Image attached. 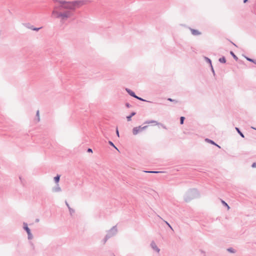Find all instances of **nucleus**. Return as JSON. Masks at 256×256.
I'll return each instance as SVG.
<instances>
[{
    "label": "nucleus",
    "mask_w": 256,
    "mask_h": 256,
    "mask_svg": "<svg viewBox=\"0 0 256 256\" xmlns=\"http://www.w3.org/2000/svg\"><path fill=\"white\" fill-rule=\"evenodd\" d=\"M60 5L54 6L52 12V16L57 18H60V22H64L68 18H71L74 14L76 8L82 3L80 1L66 2L59 1Z\"/></svg>",
    "instance_id": "obj_1"
},
{
    "label": "nucleus",
    "mask_w": 256,
    "mask_h": 256,
    "mask_svg": "<svg viewBox=\"0 0 256 256\" xmlns=\"http://www.w3.org/2000/svg\"><path fill=\"white\" fill-rule=\"evenodd\" d=\"M198 191L196 189H190L186 194L184 199L186 202H188L192 200L198 198Z\"/></svg>",
    "instance_id": "obj_2"
},
{
    "label": "nucleus",
    "mask_w": 256,
    "mask_h": 256,
    "mask_svg": "<svg viewBox=\"0 0 256 256\" xmlns=\"http://www.w3.org/2000/svg\"><path fill=\"white\" fill-rule=\"evenodd\" d=\"M147 127H148L147 126H139L134 127L132 129V134L134 135H136L139 132L146 130Z\"/></svg>",
    "instance_id": "obj_3"
},
{
    "label": "nucleus",
    "mask_w": 256,
    "mask_h": 256,
    "mask_svg": "<svg viewBox=\"0 0 256 256\" xmlns=\"http://www.w3.org/2000/svg\"><path fill=\"white\" fill-rule=\"evenodd\" d=\"M24 229L26 232L28 234V240H32L33 238V236L31 233L30 230L28 226L26 223H24Z\"/></svg>",
    "instance_id": "obj_4"
},
{
    "label": "nucleus",
    "mask_w": 256,
    "mask_h": 256,
    "mask_svg": "<svg viewBox=\"0 0 256 256\" xmlns=\"http://www.w3.org/2000/svg\"><path fill=\"white\" fill-rule=\"evenodd\" d=\"M117 232H118V230L116 228V226H114L110 230H109L108 232V233L106 234H110V236H111V237H112L116 234L117 233Z\"/></svg>",
    "instance_id": "obj_5"
},
{
    "label": "nucleus",
    "mask_w": 256,
    "mask_h": 256,
    "mask_svg": "<svg viewBox=\"0 0 256 256\" xmlns=\"http://www.w3.org/2000/svg\"><path fill=\"white\" fill-rule=\"evenodd\" d=\"M145 124H154L156 125H159L160 124L164 128H165L166 129V126H164V125H163L162 124H161L159 122H158L156 120H147L145 122Z\"/></svg>",
    "instance_id": "obj_6"
},
{
    "label": "nucleus",
    "mask_w": 256,
    "mask_h": 256,
    "mask_svg": "<svg viewBox=\"0 0 256 256\" xmlns=\"http://www.w3.org/2000/svg\"><path fill=\"white\" fill-rule=\"evenodd\" d=\"M150 246L154 250L156 251L158 253L160 252V249L157 246L154 242H152Z\"/></svg>",
    "instance_id": "obj_7"
},
{
    "label": "nucleus",
    "mask_w": 256,
    "mask_h": 256,
    "mask_svg": "<svg viewBox=\"0 0 256 256\" xmlns=\"http://www.w3.org/2000/svg\"><path fill=\"white\" fill-rule=\"evenodd\" d=\"M61 190L62 189L58 184H56V185L52 188V191L54 192H60Z\"/></svg>",
    "instance_id": "obj_8"
},
{
    "label": "nucleus",
    "mask_w": 256,
    "mask_h": 256,
    "mask_svg": "<svg viewBox=\"0 0 256 256\" xmlns=\"http://www.w3.org/2000/svg\"><path fill=\"white\" fill-rule=\"evenodd\" d=\"M126 90L130 96L135 98L136 94L133 91L128 88H126Z\"/></svg>",
    "instance_id": "obj_9"
},
{
    "label": "nucleus",
    "mask_w": 256,
    "mask_h": 256,
    "mask_svg": "<svg viewBox=\"0 0 256 256\" xmlns=\"http://www.w3.org/2000/svg\"><path fill=\"white\" fill-rule=\"evenodd\" d=\"M190 30L192 34L194 36H198L201 34V32H200L198 30L190 28Z\"/></svg>",
    "instance_id": "obj_10"
},
{
    "label": "nucleus",
    "mask_w": 256,
    "mask_h": 256,
    "mask_svg": "<svg viewBox=\"0 0 256 256\" xmlns=\"http://www.w3.org/2000/svg\"><path fill=\"white\" fill-rule=\"evenodd\" d=\"M206 141L210 142V144H214V145H215L216 146L218 147L219 148H220V147L217 144H216L214 142L213 140H210L208 138H206Z\"/></svg>",
    "instance_id": "obj_11"
},
{
    "label": "nucleus",
    "mask_w": 256,
    "mask_h": 256,
    "mask_svg": "<svg viewBox=\"0 0 256 256\" xmlns=\"http://www.w3.org/2000/svg\"><path fill=\"white\" fill-rule=\"evenodd\" d=\"M136 114V112H132L130 116H127L126 119H127L128 121H130L132 120V117L134 116Z\"/></svg>",
    "instance_id": "obj_12"
},
{
    "label": "nucleus",
    "mask_w": 256,
    "mask_h": 256,
    "mask_svg": "<svg viewBox=\"0 0 256 256\" xmlns=\"http://www.w3.org/2000/svg\"><path fill=\"white\" fill-rule=\"evenodd\" d=\"M60 175L58 174L56 176H55L54 178V180L55 182L57 184H58V182L60 181Z\"/></svg>",
    "instance_id": "obj_13"
},
{
    "label": "nucleus",
    "mask_w": 256,
    "mask_h": 256,
    "mask_svg": "<svg viewBox=\"0 0 256 256\" xmlns=\"http://www.w3.org/2000/svg\"><path fill=\"white\" fill-rule=\"evenodd\" d=\"M111 238V236L110 234H106L105 238L103 240L104 244L106 241Z\"/></svg>",
    "instance_id": "obj_14"
},
{
    "label": "nucleus",
    "mask_w": 256,
    "mask_h": 256,
    "mask_svg": "<svg viewBox=\"0 0 256 256\" xmlns=\"http://www.w3.org/2000/svg\"><path fill=\"white\" fill-rule=\"evenodd\" d=\"M245 58L247 60H248L250 62H253L254 64H256V60H254V59H252L251 58H250L246 57V56Z\"/></svg>",
    "instance_id": "obj_15"
},
{
    "label": "nucleus",
    "mask_w": 256,
    "mask_h": 256,
    "mask_svg": "<svg viewBox=\"0 0 256 256\" xmlns=\"http://www.w3.org/2000/svg\"><path fill=\"white\" fill-rule=\"evenodd\" d=\"M218 61L221 63H226V60L224 56H222L219 58Z\"/></svg>",
    "instance_id": "obj_16"
},
{
    "label": "nucleus",
    "mask_w": 256,
    "mask_h": 256,
    "mask_svg": "<svg viewBox=\"0 0 256 256\" xmlns=\"http://www.w3.org/2000/svg\"><path fill=\"white\" fill-rule=\"evenodd\" d=\"M204 60H205L206 62H207L208 63L210 64V66L212 67L211 60L209 58H208V57H206V56L204 57Z\"/></svg>",
    "instance_id": "obj_17"
},
{
    "label": "nucleus",
    "mask_w": 256,
    "mask_h": 256,
    "mask_svg": "<svg viewBox=\"0 0 256 256\" xmlns=\"http://www.w3.org/2000/svg\"><path fill=\"white\" fill-rule=\"evenodd\" d=\"M236 130L242 138H244V134L240 132V130L238 128H236Z\"/></svg>",
    "instance_id": "obj_18"
},
{
    "label": "nucleus",
    "mask_w": 256,
    "mask_h": 256,
    "mask_svg": "<svg viewBox=\"0 0 256 256\" xmlns=\"http://www.w3.org/2000/svg\"><path fill=\"white\" fill-rule=\"evenodd\" d=\"M230 54L232 56V57L234 58L235 60H238V58L235 55V54L232 51H231L230 52Z\"/></svg>",
    "instance_id": "obj_19"
},
{
    "label": "nucleus",
    "mask_w": 256,
    "mask_h": 256,
    "mask_svg": "<svg viewBox=\"0 0 256 256\" xmlns=\"http://www.w3.org/2000/svg\"><path fill=\"white\" fill-rule=\"evenodd\" d=\"M36 116L37 118V121L38 122H40V112L38 110H37L36 113Z\"/></svg>",
    "instance_id": "obj_20"
},
{
    "label": "nucleus",
    "mask_w": 256,
    "mask_h": 256,
    "mask_svg": "<svg viewBox=\"0 0 256 256\" xmlns=\"http://www.w3.org/2000/svg\"><path fill=\"white\" fill-rule=\"evenodd\" d=\"M144 172H148V173H153V174H157V173L162 172H158V171H144Z\"/></svg>",
    "instance_id": "obj_21"
},
{
    "label": "nucleus",
    "mask_w": 256,
    "mask_h": 256,
    "mask_svg": "<svg viewBox=\"0 0 256 256\" xmlns=\"http://www.w3.org/2000/svg\"><path fill=\"white\" fill-rule=\"evenodd\" d=\"M222 204H223V205L225 206H226L228 209H230V206H228V205L227 204L226 202L224 201L223 200H222Z\"/></svg>",
    "instance_id": "obj_22"
},
{
    "label": "nucleus",
    "mask_w": 256,
    "mask_h": 256,
    "mask_svg": "<svg viewBox=\"0 0 256 256\" xmlns=\"http://www.w3.org/2000/svg\"><path fill=\"white\" fill-rule=\"evenodd\" d=\"M108 144L112 146H113L114 148L116 150H118V148L114 146V143L111 142V141H108Z\"/></svg>",
    "instance_id": "obj_23"
},
{
    "label": "nucleus",
    "mask_w": 256,
    "mask_h": 256,
    "mask_svg": "<svg viewBox=\"0 0 256 256\" xmlns=\"http://www.w3.org/2000/svg\"><path fill=\"white\" fill-rule=\"evenodd\" d=\"M185 118L184 116H181L180 118V124H184V120Z\"/></svg>",
    "instance_id": "obj_24"
},
{
    "label": "nucleus",
    "mask_w": 256,
    "mask_h": 256,
    "mask_svg": "<svg viewBox=\"0 0 256 256\" xmlns=\"http://www.w3.org/2000/svg\"><path fill=\"white\" fill-rule=\"evenodd\" d=\"M68 210H69V212H70V214L72 216V214H74V209H72V208H68Z\"/></svg>",
    "instance_id": "obj_25"
},
{
    "label": "nucleus",
    "mask_w": 256,
    "mask_h": 256,
    "mask_svg": "<svg viewBox=\"0 0 256 256\" xmlns=\"http://www.w3.org/2000/svg\"><path fill=\"white\" fill-rule=\"evenodd\" d=\"M168 100L170 102H174L175 103H176L178 102V100H176L172 99L171 98H168Z\"/></svg>",
    "instance_id": "obj_26"
},
{
    "label": "nucleus",
    "mask_w": 256,
    "mask_h": 256,
    "mask_svg": "<svg viewBox=\"0 0 256 256\" xmlns=\"http://www.w3.org/2000/svg\"><path fill=\"white\" fill-rule=\"evenodd\" d=\"M136 98L138 99V100H142V101H144V102H147L146 100H144L143 98L137 96L136 95V96L135 98Z\"/></svg>",
    "instance_id": "obj_27"
},
{
    "label": "nucleus",
    "mask_w": 256,
    "mask_h": 256,
    "mask_svg": "<svg viewBox=\"0 0 256 256\" xmlns=\"http://www.w3.org/2000/svg\"><path fill=\"white\" fill-rule=\"evenodd\" d=\"M228 252H232V253H234L235 252L233 248H228Z\"/></svg>",
    "instance_id": "obj_28"
},
{
    "label": "nucleus",
    "mask_w": 256,
    "mask_h": 256,
    "mask_svg": "<svg viewBox=\"0 0 256 256\" xmlns=\"http://www.w3.org/2000/svg\"><path fill=\"white\" fill-rule=\"evenodd\" d=\"M164 222H166V224L168 226V227L172 230H174L172 228L170 224L167 222L166 221H164Z\"/></svg>",
    "instance_id": "obj_29"
},
{
    "label": "nucleus",
    "mask_w": 256,
    "mask_h": 256,
    "mask_svg": "<svg viewBox=\"0 0 256 256\" xmlns=\"http://www.w3.org/2000/svg\"><path fill=\"white\" fill-rule=\"evenodd\" d=\"M42 28H33V30H35V31H38L39 30Z\"/></svg>",
    "instance_id": "obj_30"
},
{
    "label": "nucleus",
    "mask_w": 256,
    "mask_h": 256,
    "mask_svg": "<svg viewBox=\"0 0 256 256\" xmlns=\"http://www.w3.org/2000/svg\"><path fill=\"white\" fill-rule=\"evenodd\" d=\"M126 106L128 108H130L132 106L129 104V103H126Z\"/></svg>",
    "instance_id": "obj_31"
},
{
    "label": "nucleus",
    "mask_w": 256,
    "mask_h": 256,
    "mask_svg": "<svg viewBox=\"0 0 256 256\" xmlns=\"http://www.w3.org/2000/svg\"><path fill=\"white\" fill-rule=\"evenodd\" d=\"M252 167L253 168H256V162H254L252 165Z\"/></svg>",
    "instance_id": "obj_32"
},
{
    "label": "nucleus",
    "mask_w": 256,
    "mask_h": 256,
    "mask_svg": "<svg viewBox=\"0 0 256 256\" xmlns=\"http://www.w3.org/2000/svg\"><path fill=\"white\" fill-rule=\"evenodd\" d=\"M65 203H66V204L68 208H70V207L69 204H68V202H67V201H65Z\"/></svg>",
    "instance_id": "obj_33"
},
{
    "label": "nucleus",
    "mask_w": 256,
    "mask_h": 256,
    "mask_svg": "<svg viewBox=\"0 0 256 256\" xmlns=\"http://www.w3.org/2000/svg\"><path fill=\"white\" fill-rule=\"evenodd\" d=\"M87 152H92V148H88V150H87Z\"/></svg>",
    "instance_id": "obj_34"
},
{
    "label": "nucleus",
    "mask_w": 256,
    "mask_h": 256,
    "mask_svg": "<svg viewBox=\"0 0 256 256\" xmlns=\"http://www.w3.org/2000/svg\"><path fill=\"white\" fill-rule=\"evenodd\" d=\"M211 68H212V73H213L214 75V74H215V72H214V70L213 67H212H212H211Z\"/></svg>",
    "instance_id": "obj_35"
},
{
    "label": "nucleus",
    "mask_w": 256,
    "mask_h": 256,
    "mask_svg": "<svg viewBox=\"0 0 256 256\" xmlns=\"http://www.w3.org/2000/svg\"><path fill=\"white\" fill-rule=\"evenodd\" d=\"M116 135L118 136L119 137V132H118V128H116Z\"/></svg>",
    "instance_id": "obj_36"
},
{
    "label": "nucleus",
    "mask_w": 256,
    "mask_h": 256,
    "mask_svg": "<svg viewBox=\"0 0 256 256\" xmlns=\"http://www.w3.org/2000/svg\"><path fill=\"white\" fill-rule=\"evenodd\" d=\"M34 27L33 26H28V28H30V29H31L32 30H33V28H34Z\"/></svg>",
    "instance_id": "obj_37"
},
{
    "label": "nucleus",
    "mask_w": 256,
    "mask_h": 256,
    "mask_svg": "<svg viewBox=\"0 0 256 256\" xmlns=\"http://www.w3.org/2000/svg\"><path fill=\"white\" fill-rule=\"evenodd\" d=\"M31 245L32 246V248L34 249V244L32 242L31 243Z\"/></svg>",
    "instance_id": "obj_38"
},
{
    "label": "nucleus",
    "mask_w": 256,
    "mask_h": 256,
    "mask_svg": "<svg viewBox=\"0 0 256 256\" xmlns=\"http://www.w3.org/2000/svg\"><path fill=\"white\" fill-rule=\"evenodd\" d=\"M248 0H244V2L246 3L248 2Z\"/></svg>",
    "instance_id": "obj_39"
},
{
    "label": "nucleus",
    "mask_w": 256,
    "mask_h": 256,
    "mask_svg": "<svg viewBox=\"0 0 256 256\" xmlns=\"http://www.w3.org/2000/svg\"><path fill=\"white\" fill-rule=\"evenodd\" d=\"M36 222H39V219L37 218L36 220Z\"/></svg>",
    "instance_id": "obj_40"
},
{
    "label": "nucleus",
    "mask_w": 256,
    "mask_h": 256,
    "mask_svg": "<svg viewBox=\"0 0 256 256\" xmlns=\"http://www.w3.org/2000/svg\"><path fill=\"white\" fill-rule=\"evenodd\" d=\"M234 46H236V44H235L234 43H233L232 42H231Z\"/></svg>",
    "instance_id": "obj_41"
},
{
    "label": "nucleus",
    "mask_w": 256,
    "mask_h": 256,
    "mask_svg": "<svg viewBox=\"0 0 256 256\" xmlns=\"http://www.w3.org/2000/svg\"><path fill=\"white\" fill-rule=\"evenodd\" d=\"M252 128L256 130V128H254L253 127H252Z\"/></svg>",
    "instance_id": "obj_42"
}]
</instances>
